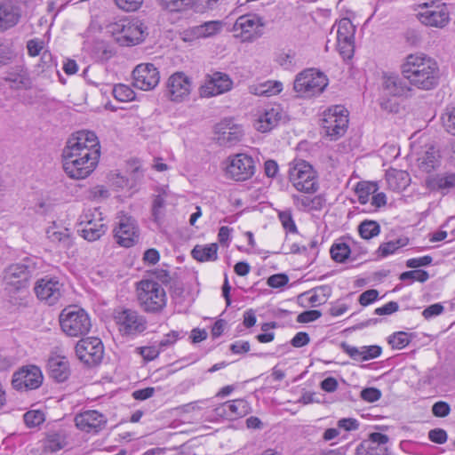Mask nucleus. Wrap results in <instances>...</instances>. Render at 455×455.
I'll return each instance as SVG.
<instances>
[{"mask_svg": "<svg viewBox=\"0 0 455 455\" xmlns=\"http://www.w3.org/2000/svg\"><path fill=\"white\" fill-rule=\"evenodd\" d=\"M100 146L96 134L79 131L68 139L63 149V169L74 180L87 178L98 165Z\"/></svg>", "mask_w": 455, "mask_h": 455, "instance_id": "f257e3e1", "label": "nucleus"}, {"mask_svg": "<svg viewBox=\"0 0 455 455\" xmlns=\"http://www.w3.org/2000/svg\"><path fill=\"white\" fill-rule=\"evenodd\" d=\"M401 71L410 85L429 91L439 84L440 69L437 62L424 53L406 56L401 66Z\"/></svg>", "mask_w": 455, "mask_h": 455, "instance_id": "f03ea898", "label": "nucleus"}, {"mask_svg": "<svg viewBox=\"0 0 455 455\" xmlns=\"http://www.w3.org/2000/svg\"><path fill=\"white\" fill-rule=\"evenodd\" d=\"M137 299L140 308L149 314L161 313L167 304L163 286L153 279H143L137 283Z\"/></svg>", "mask_w": 455, "mask_h": 455, "instance_id": "7ed1b4c3", "label": "nucleus"}, {"mask_svg": "<svg viewBox=\"0 0 455 455\" xmlns=\"http://www.w3.org/2000/svg\"><path fill=\"white\" fill-rule=\"evenodd\" d=\"M288 178L299 192L311 194L315 193L319 188L317 172L305 160L295 159L289 164Z\"/></svg>", "mask_w": 455, "mask_h": 455, "instance_id": "20e7f679", "label": "nucleus"}, {"mask_svg": "<svg viewBox=\"0 0 455 455\" xmlns=\"http://www.w3.org/2000/svg\"><path fill=\"white\" fill-rule=\"evenodd\" d=\"M328 85L327 76L315 69L307 68L299 73L293 83L298 97L312 98L321 94Z\"/></svg>", "mask_w": 455, "mask_h": 455, "instance_id": "39448f33", "label": "nucleus"}, {"mask_svg": "<svg viewBox=\"0 0 455 455\" xmlns=\"http://www.w3.org/2000/svg\"><path fill=\"white\" fill-rule=\"evenodd\" d=\"M60 323L61 330L70 337L86 335L92 327L86 311L76 306H70L61 311Z\"/></svg>", "mask_w": 455, "mask_h": 455, "instance_id": "423d86ee", "label": "nucleus"}, {"mask_svg": "<svg viewBox=\"0 0 455 455\" xmlns=\"http://www.w3.org/2000/svg\"><path fill=\"white\" fill-rule=\"evenodd\" d=\"M145 27L138 20H120L109 26L110 32L117 43L124 46L135 45L143 41Z\"/></svg>", "mask_w": 455, "mask_h": 455, "instance_id": "0eeeda50", "label": "nucleus"}, {"mask_svg": "<svg viewBox=\"0 0 455 455\" xmlns=\"http://www.w3.org/2000/svg\"><path fill=\"white\" fill-rule=\"evenodd\" d=\"M114 320L122 336L135 337L147 329V320L138 311L132 308H117Z\"/></svg>", "mask_w": 455, "mask_h": 455, "instance_id": "6e6552de", "label": "nucleus"}, {"mask_svg": "<svg viewBox=\"0 0 455 455\" xmlns=\"http://www.w3.org/2000/svg\"><path fill=\"white\" fill-rule=\"evenodd\" d=\"M348 126V112L340 105L329 108L323 112L322 127L331 140L343 136Z\"/></svg>", "mask_w": 455, "mask_h": 455, "instance_id": "1a4fd4ad", "label": "nucleus"}, {"mask_svg": "<svg viewBox=\"0 0 455 455\" xmlns=\"http://www.w3.org/2000/svg\"><path fill=\"white\" fill-rule=\"evenodd\" d=\"M30 260H25L22 263L12 264L5 268L4 272V281L6 289L14 291H20L28 288L29 281L35 273V267L29 264Z\"/></svg>", "mask_w": 455, "mask_h": 455, "instance_id": "9d476101", "label": "nucleus"}, {"mask_svg": "<svg viewBox=\"0 0 455 455\" xmlns=\"http://www.w3.org/2000/svg\"><path fill=\"white\" fill-rule=\"evenodd\" d=\"M34 291L40 301L48 306H53L60 300L64 285L57 277L44 276L36 281Z\"/></svg>", "mask_w": 455, "mask_h": 455, "instance_id": "9b49d317", "label": "nucleus"}, {"mask_svg": "<svg viewBox=\"0 0 455 455\" xmlns=\"http://www.w3.org/2000/svg\"><path fill=\"white\" fill-rule=\"evenodd\" d=\"M255 173V162L246 154H236L228 158L226 174L237 181L247 180Z\"/></svg>", "mask_w": 455, "mask_h": 455, "instance_id": "f8f14e48", "label": "nucleus"}, {"mask_svg": "<svg viewBox=\"0 0 455 455\" xmlns=\"http://www.w3.org/2000/svg\"><path fill=\"white\" fill-rule=\"evenodd\" d=\"M265 22L262 18L256 14L249 13L242 15L235 20L233 29L235 36L243 41H253L262 35V28Z\"/></svg>", "mask_w": 455, "mask_h": 455, "instance_id": "ddd939ff", "label": "nucleus"}, {"mask_svg": "<svg viewBox=\"0 0 455 455\" xmlns=\"http://www.w3.org/2000/svg\"><path fill=\"white\" fill-rule=\"evenodd\" d=\"M75 349L77 358L88 366L100 363L104 355L103 344L95 337L82 339L77 342Z\"/></svg>", "mask_w": 455, "mask_h": 455, "instance_id": "4468645a", "label": "nucleus"}, {"mask_svg": "<svg viewBox=\"0 0 455 455\" xmlns=\"http://www.w3.org/2000/svg\"><path fill=\"white\" fill-rule=\"evenodd\" d=\"M191 90V78L184 72H175L167 80L166 96L171 101L183 102L188 100Z\"/></svg>", "mask_w": 455, "mask_h": 455, "instance_id": "2eb2a0df", "label": "nucleus"}, {"mask_svg": "<svg viewBox=\"0 0 455 455\" xmlns=\"http://www.w3.org/2000/svg\"><path fill=\"white\" fill-rule=\"evenodd\" d=\"M355 28L347 18L337 24V47L343 59H350L354 54Z\"/></svg>", "mask_w": 455, "mask_h": 455, "instance_id": "dca6fc26", "label": "nucleus"}, {"mask_svg": "<svg viewBox=\"0 0 455 455\" xmlns=\"http://www.w3.org/2000/svg\"><path fill=\"white\" fill-rule=\"evenodd\" d=\"M114 237L116 243L129 248L139 239V228L136 220L127 215H122L118 218L117 225L114 229Z\"/></svg>", "mask_w": 455, "mask_h": 455, "instance_id": "f3484780", "label": "nucleus"}, {"mask_svg": "<svg viewBox=\"0 0 455 455\" xmlns=\"http://www.w3.org/2000/svg\"><path fill=\"white\" fill-rule=\"evenodd\" d=\"M132 85L142 91L153 90L160 81L158 69L152 63H141L132 71Z\"/></svg>", "mask_w": 455, "mask_h": 455, "instance_id": "a211bd4d", "label": "nucleus"}, {"mask_svg": "<svg viewBox=\"0 0 455 455\" xmlns=\"http://www.w3.org/2000/svg\"><path fill=\"white\" fill-rule=\"evenodd\" d=\"M12 383L17 390L36 389L43 383V374L39 367L28 365L13 374Z\"/></svg>", "mask_w": 455, "mask_h": 455, "instance_id": "6ab92c4d", "label": "nucleus"}, {"mask_svg": "<svg viewBox=\"0 0 455 455\" xmlns=\"http://www.w3.org/2000/svg\"><path fill=\"white\" fill-rule=\"evenodd\" d=\"M75 424L77 428L86 433L97 434L106 427L108 419L95 410H88L76 415Z\"/></svg>", "mask_w": 455, "mask_h": 455, "instance_id": "aec40b11", "label": "nucleus"}, {"mask_svg": "<svg viewBox=\"0 0 455 455\" xmlns=\"http://www.w3.org/2000/svg\"><path fill=\"white\" fill-rule=\"evenodd\" d=\"M230 77L221 72L208 75L205 83L200 87L202 97H212L228 92L232 88Z\"/></svg>", "mask_w": 455, "mask_h": 455, "instance_id": "412c9836", "label": "nucleus"}, {"mask_svg": "<svg viewBox=\"0 0 455 455\" xmlns=\"http://www.w3.org/2000/svg\"><path fill=\"white\" fill-rule=\"evenodd\" d=\"M389 437L381 433H371L356 448V455H389L387 443Z\"/></svg>", "mask_w": 455, "mask_h": 455, "instance_id": "4be33fe9", "label": "nucleus"}, {"mask_svg": "<svg viewBox=\"0 0 455 455\" xmlns=\"http://www.w3.org/2000/svg\"><path fill=\"white\" fill-rule=\"evenodd\" d=\"M283 111L279 105L267 106L257 114L254 128L260 132H268L276 127L282 119Z\"/></svg>", "mask_w": 455, "mask_h": 455, "instance_id": "5701e85b", "label": "nucleus"}, {"mask_svg": "<svg viewBox=\"0 0 455 455\" xmlns=\"http://www.w3.org/2000/svg\"><path fill=\"white\" fill-rule=\"evenodd\" d=\"M216 140L223 147H233L240 142L243 137V131L240 125L224 121L215 127Z\"/></svg>", "mask_w": 455, "mask_h": 455, "instance_id": "b1692460", "label": "nucleus"}, {"mask_svg": "<svg viewBox=\"0 0 455 455\" xmlns=\"http://www.w3.org/2000/svg\"><path fill=\"white\" fill-rule=\"evenodd\" d=\"M221 22L217 20L206 21L200 25L189 27L180 32V37L185 42H193L201 38L212 36L220 32Z\"/></svg>", "mask_w": 455, "mask_h": 455, "instance_id": "393cba45", "label": "nucleus"}, {"mask_svg": "<svg viewBox=\"0 0 455 455\" xmlns=\"http://www.w3.org/2000/svg\"><path fill=\"white\" fill-rule=\"evenodd\" d=\"M426 10L419 12L418 16L421 23L426 26L443 28L449 22V12L444 4L428 8L425 4Z\"/></svg>", "mask_w": 455, "mask_h": 455, "instance_id": "a878e982", "label": "nucleus"}, {"mask_svg": "<svg viewBox=\"0 0 455 455\" xmlns=\"http://www.w3.org/2000/svg\"><path fill=\"white\" fill-rule=\"evenodd\" d=\"M80 225L83 226L78 231L81 235L89 242L100 239L107 231L106 225L101 219L90 220L88 215L81 217Z\"/></svg>", "mask_w": 455, "mask_h": 455, "instance_id": "bb28decb", "label": "nucleus"}, {"mask_svg": "<svg viewBox=\"0 0 455 455\" xmlns=\"http://www.w3.org/2000/svg\"><path fill=\"white\" fill-rule=\"evenodd\" d=\"M404 79L397 75L385 76L382 84L384 92L395 97L407 96L411 89Z\"/></svg>", "mask_w": 455, "mask_h": 455, "instance_id": "cd10ccee", "label": "nucleus"}, {"mask_svg": "<svg viewBox=\"0 0 455 455\" xmlns=\"http://www.w3.org/2000/svg\"><path fill=\"white\" fill-rule=\"evenodd\" d=\"M218 414L229 419H235L245 416L250 411L249 403L243 399H235L224 403L217 409Z\"/></svg>", "mask_w": 455, "mask_h": 455, "instance_id": "c85d7f7f", "label": "nucleus"}, {"mask_svg": "<svg viewBox=\"0 0 455 455\" xmlns=\"http://www.w3.org/2000/svg\"><path fill=\"white\" fill-rule=\"evenodd\" d=\"M47 238L61 248L68 249L72 246V232L69 228L58 226L55 222L46 229Z\"/></svg>", "mask_w": 455, "mask_h": 455, "instance_id": "c756f323", "label": "nucleus"}, {"mask_svg": "<svg viewBox=\"0 0 455 455\" xmlns=\"http://www.w3.org/2000/svg\"><path fill=\"white\" fill-rule=\"evenodd\" d=\"M49 375L57 382H64L69 376L68 362L65 357L52 356L48 360Z\"/></svg>", "mask_w": 455, "mask_h": 455, "instance_id": "7c9ffc66", "label": "nucleus"}, {"mask_svg": "<svg viewBox=\"0 0 455 455\" xmlns=\"http://www.w3.org/2000/svg\"><path fill=\"white\" fill-rule=\"evenodd\" d=\"M439 151L432 145L426 146L425 150L418 157V166L425 172H431L440 165Z\"/></svg>", "mask_w": 455, "mask_h": 455, "instance_id": "2f4dec72", "label": "nucleus"}, {"mask_svg": "<svg viewBox=\"0 0 455 455\" xmlns=\"http://www.w3.org/2000/svg\"><path fill=\"white\" fill-rule=\"evenodd\" d=\"M20 12L11 3L0 5V31L14 27L20 20Z\"/></svg>", "mask_w": 455, "mask_h": 455, "instance_id": "473e14b6", "label": "nucleus"}, {"mask_svg": "<svg viewBox=\"0 0 455 455\" xmlns=\"http://www.w3.org/2000/svg\"><path fill=\"white\" fill-rule=\"evenodd\" d=\"M386 181L391 190L401 191L407 188L411 179L405 171L389 169L386 173Z\"/></svg>", "mask_w": 455, "mask_h": 455, "instance_id": "72a5a7b5", "label": "nucleus"}, {"mask_svg": "<svg viewBox=\"0 0 455 455\" xmlns=\"http://www.w3.org/2000/svg\"><path fill=\"white\" fill-rule=\"evenodd\" d=\"M292 200L297 209L302 212L320 211L325 203V200L322 196L309 197L306 196L293 195Z\"/></svg>", "mask_w": 455, "mask_h": 455, "instance_id": "f704fd0d", "label": "nucleus"}, {"mask_svg": "<svg viewBox=\"0 0 455 455\" xmlns=\"http://www.w3.org/2000/svg\"><path fill=\"white\" fill-rule=\"evenodd\" d=\"M331 294V288L329 285H322L301 294L299 299H306L312 306L321 305L326 302Z\"/></svg>", "mask_w": 455, "mask_h": 455, "instance_id": "c9c22d12", "label": "nucleus"}, {"mask_svg": "<svg viewBox=\"0 0 455 455\" xmlns=\"http://www.w3.org/2000/svg\"><path fill=\"white\" fill-rule=\"evenodd\" d=\"M191 254L195 259L200 262L214 261L218 258V244L196 245Z\"/></svg>", "mask_w": 455, "mask_h": 455, "instance_id": "e433bc0d", "label": "nucleus"}, {"mask_svg": "<svg viewBox=\"0 0 455 455\" xmlns=\"http://www.w3.org/2000/svg\"><path fill=\"white\" fill-rule=\"evenodd\" d=\"M250 92L259 96H271L282 92L283 84L278 81H267L265 83L251 85L249 87Z\"/></svg>", "mask_w": 455, "mask_h": 455, "instance_id": "4c0bfd02", "label": "nucleus"}, {"mask_svg": "<svg viewBox=\"0 0 455 455\" xmlns=\"http://www.w3.org/2000/svg\"><path fill=\"white\" fill-rule=\"evenodd\" d=\"M4 80L12 84L11 88L13 90L29 89L32 86V82L25 72L10 73Z\"/></svg>", "mask_w": 455, "mask_h": 455, "instance_id": "58836bf2", "label": "nucleus"}, {"mask_svg": "<svg viewBox=\"0 0 455 455\" xmlns=\"http://www.w3.org/2000/svg\"><path fill=\"white\" fill-rule=\"evenodd\" d=\"M67 445L64 435L60 433H52L47 435L44 443V449L46 451L55 452Z\"/></svg>", "mask_w": 455, "mask_h": 455, "instance_id": "ea45409f", "label": "nucleus"}, {"mask_svg": "<svg viewBox=\"0 0 455 455\" xmlns=\"http://www.w3.org/2000/svg\"><path fill=\"white\" fill-rule=\"evenodd\" d=\"M358 232L362 238L369 240L379 234L380 226L377 221L366 220L358 226Z\"/></svg>", "mask_w": 455, "mask_h": 455, "instance_id": "a19ab883", "label": "nucleus"}, {"mask_svg": "<svg viewBox=\"0 0 455 455\" xmlns=\"http://www.w3.org/2000/svg\"><path fill=\"white\" fill-rule=\"evenodd\" d=\"M158 4L169 12H181L190 8L194 0H156Z\"/></svg>", "mask_w": 455, "mask_h": 455, "instance_id": "79ce46f5", "label": "nucleus"}, {"mask_svg": "<svg viewBox=\"0 0 455 455\" xmlns=\"http://www.w3.org/2000/svg\"><path fill=\"white\" fill-rule=\"evenodd\" d=\"M378 187L374 183H363L357 184L355 192L358 196V201L362 204H365L370 201V195L375 194Z\"/></svg>", "mask_w": 455, "mask_h": 455, "instance_id": "37998d69", "label": "nucleus"}, {"mask_svg": "<svg viewBox=\"0 0 455 455\" xmlns=\"http://www.w3.org/2000/svg\"><path fill=\"white\" fill-rule=\"evenodd\" d=\"M112 93L114 98L121 102L131 101L135 98L134 92L128 85L123 84L115 85Z\"/></svg>", "mask_w": 455, "mask_h": 455, "instance_id": "c03bdc74", "label": "nucleus"}, {"mask_svg": "<svg viewBox=\"0 0 455 455\" xmlns=\"http://www.w3.org/2000/svg\"><path fill=\"white\" fill-rule=\"evenodd\" d=\"M350 248L345 243H334L331 250V255L334 261L342 263L350 254Z\"/></svg>", "mask_w": 455, "mask_h": 455, "instance_id": "a18cd8bd", "label": "nucleus"}, {"mask_svg": "<svg viewBox=\"0 0 455 455\" xmlns=\"http://www.w3.org/2000/svg\"><path fill=\"white\" fill-rule=\"evenodd\" d=\"M404 245H406V242L403 239H397L395 241L381 243L378 251L382 257H387L395 253L399 248Z\"/></svg>", "mask_w": 455, "mask_h": 455, "instance_id": "49530a36", "label": "nucleus"}, {"mask_svg": "<svg viewBox=\"0 0 455 455\" xmlns=\"http://www.w3.org/2000/svg\"><path fill=\"white\" fill-rule=\"evenodd\" d=\"M388 342L392 347L402 349L411 342V337L407 332L398 331L389 337Z\"/></svg>", "mask_w": 455, "mask_h": 455, "instance_id": "de8ad7c7", "label": "nucleus"}, {"mask_svg": "<svg viewBox=\"0 0 455 455\" xmlns=\"http://www.w3.org/2000/svg\"><path fill=\"white\" fill-rule=\"evenodd\" d=\"M278 219L286 231L297 233L298 229L293 220L291 210L280 211L278 212Z\"/></svg>", "mask_w": 455, "mask_h": 455, "instance_id": "09e8293b", "label": "nucleus"}, {"mask_svg": "<svg viewBox=\"0 0 455 455\" xmlns=\"http://www.w3.org/2000/svg\"><path fill=\"white\" fill-rule=\"evenodd\" d=\"M435 186L439 189H450L455 188V174L445 173L438 175L434 180Z\"/></svg>", "mask_w": 455, "mask_h": 455, "instance_id": "8fccbe9b", "label": "nucleus"}, {"mask_svg": "<svg viewBox=\"0 0 455 455\" xmlns=\"http://www.w3.org/2000/svg\"><path fill=\"white\" fill-rule=\"evenodd\" d=\"M399 278L402 281H406L410 279L424 283L429 278V275L425 270L414 269L402 273Z\"/></svg>", "mask_w": 455, "mask_h": 455, "instance_id": "3c124183", "label": "nucleus"}, {"mask_svg": "<svg viewBox=\"0 0 455 455\" xmlns=\"http://www.w3.org/2000/svg\"><path fill=\"white\" fill-rule=\"evenodd\" d=\"M44 415L39 411H30L24 414V421L28 427H36L43 423Z\"/></svg>", "mask_w": 455, "mask_h": 455, "instance_id": "603ef678", "label": "nucleus"}, {"mask_svg": "<svg viewBox=\"0 0 455 455\" xmlns=\"http://www.w3.org/2000/svg\"><path fill=\"white\" fill-rule=\"evenodd\" d=\"M443 124L445 130L455 136V107L447 109L445 114L442 117Z\"/></svg>", "mask_w": 455, "mask_h": 455, "instance_id": "864d4df0", "label": "nucleus"}, {"mask_svg": "<svg viewBox=\"0 0 455 455\" xmlns=\"http://www.w3.org/2000/svg\"><path fill=\"white\" fill-rule=\"evenodd\" d=\"M165 205V200L163 196L158 195L155 197L152 205V215L156 221H158L163 216V209Z\"/></svg>", "mask_w": 455, "mask_h": 455, "instance_id": "5fc2aeb1", "label": "nucleus"}, {"mask_svg": "<svg viewBox=\"0 0 455 455\" xmlns=\"http://www.w3.org/2000/svg\"><path fill=\"white\" fill-rule=\"evenodd\" d=\"M119 9L125 12L137 11L142 4L143 0H114Z\"/></svg>", "mask_w": 455, "mask_h": 455, "instance_id": "6e6d98bb", "label": "nucleus"}, {"mask_svg": "<svg viewBox=\"0 0 455 455\" xmlns=\"http://www.w3.org/2000/svg\"><path fill=\"white\" fill-rule=\"evenodd\" d=\"M451 412V407L449 403L443 401H439L434 403L432 406V413L438 418H444Z\"/></svg>", "mask_w": 455, "mask_h": 455, "instance_id": "4d7b16f0", "label": "nucleus"}, {"mask_svg": "<svg viewBox=\"0 0 455 455\" xmlns=\"http://www.w3.org/2000/svg\"><path fill=\"white\" fill-rule=\"evenodd\" d=\"M289 277L285 274H275L267 278V284L272 288H282L287 284Z\"/></svg>", "mask_w": 455, "mask_h": 455, "instance_id": "13d9d810", "label": "nucleus"}, {"mask_svg": "<svg viewBox=\"0 0 455 455\" xmlns=\"http://www.w3.org/2000/svg\"><path fill=\"white\" fill-rule=\"evenodd\" d=\"M381 352L382 349L379 346H363L362 347L363 361L377 358Z\"/></svg>", "mask_w": 455, "mask_h": 455, "instance_id": "bf43d9fd", "label": "nucleus"}, {"mask_svg": "<svg viewBox=\"0 0 455 455\" xmlns=\"http://www.w3.org/2000/svg\"><path fill=\"white\" fill-rule=\"evenodd\" d=\"M361 397L366 402L373 403L381 397V392L376 387H366L361 391Z\"/></svg>", "mask_w": 455, "mask_h": 455, "instance_id": "052dcab7", "label": "nucleus"}, {"mask_svg": "<svg viewBox=\"0 0 455 455\" xmlns=\"http://www.w3.org/2000/svg\"><path fill=\"white\" fill-rule=\"evenodd\" d=\"M432 261L433 259L429 255L419 258H412L406 261V267L410 268H417L419 267L428 266L432 263Z\"/></svg>", "mask_w": 455, "mask_h": 455, "instance_id": "680f3d73", "label": "nucleus"}, {"mask_svg": "<svg viewBox=\"0 0 455 455\" xmlns=\"http://www.w3.org/2000/svg\"><path fill=\"white\" fill-rule=\"evenodd\" d=\"M428 438L433 443L443 444L447 441V433L442 428H435L429 431Z\"/></svg>", "mask_w": 455, "mask_h": 455, "instance_id": "e2e57ef3", "label": "nucleus"}, {"mask_svg": "<svg viewBox=\"0 0 455 455\" xmlns=\"http://www.w3.org/2000/svg\"><path fill=\"white\" fill-rule=\"evenodd\" d=\"M322 315V313L319 310H307L300 313L297 316L298 323H310L317 320Z\"/></svg>", "mask_w": 455, "mask_h": 455, "instance_id": "0e129e2a", "label": "nucleus"}, {"mask_svg": "<svg viewBox=\"0 0 455 455\" xmlns=\"http://www.w3.org/2000/svg\"><path fill=\"white\" fill-rule=\"evenodd\" d=\"M294 57H295L294 52H292L291 51L288 52H281L277 56L276 61L280 66L288 69L292 67Z\"/></svg>", "mask_w": 455, "mask_h": 455, "instance_id": "69168bd1", "label": "nucleus"}, {"mask_svg": "<svg viewBox=\"0 0 455 455\" xmlns=\"http://www.w3.org/2000/svg\"><path fill=\"white\" fill-rule=\"evenodd\" d=\"M379 296V292L377 290L371 289L363 291L359 297V303L362 306H368L369 304L374 302Z\"/></svg>", "mask_w": 455, "mask_h": 455, "instance_id": "338daca9", "label": "nucleus"}, {"mask_svg": "<svg viewBox=\"0 0 455 455\" xmlns=\"http://www.w3.org/2000/svg\"><path fill=\"white\" fill-rule=\"evenodd\" d=\"M443 306L440 303L432 304L423 310L422 315L426 319H430L441 315L443 312Z\"/></svg>", "mask_w": 455, "mask_h": 455, "instance_id": "774afa93", "label": "nucleus"}]
</instances>
